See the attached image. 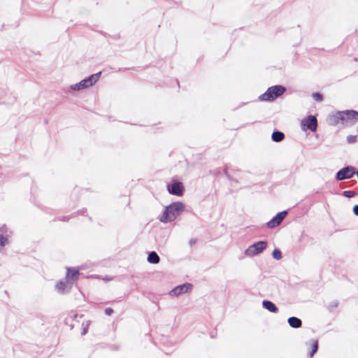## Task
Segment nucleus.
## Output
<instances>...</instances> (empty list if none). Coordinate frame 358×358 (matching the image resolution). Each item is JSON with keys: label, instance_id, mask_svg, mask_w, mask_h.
I'll return each instance as SVG.
<instances>
[{"label": "nucleus", "instance_id": "18", "mask_svg": "<svg viewBox=\"0 0 358 358\" xmlns=\"http://www.w3.org/2000/svg\"><path fill=\"white\" fill-rule=\"evenodd\" d=\"M319 348L318 341L317 340H311V350L309 352L310 357L312 358L317 352Z\"/></svg>", "mask_w": 358, "mask_h": 358}, {"label": "nucleus", "instance_id": "2", "mask_svg": "<svg viewBox=\"0 0 358 358\" xmlns=\"http://www.w3.org/2000/svg\"><path fill=\"white\" fill-rule=\"evenodd\" d=\"M286 87L283 85H273L269 87L264 93L259 96L258 101L272 102L278 97L281 96L286 92Z\"/></svg>", "mask_w": 358, "mask_h": 358}, {"label": "nucleus", "instance_id": "24", "mask_svg": "<svg viewBox=\"0 0 358 358\" xmlns=\"http://www.w3.org/2000/svg\"><path fill=\"white\" fill-rule=\"evenodd\" d=\"M90 322H91L90 320H88V321H87L86 324L85 326H84V324H83V330L81 332L82 336L87 334V333L88 332L89 326L90 324Z\"/></svg>", "mask_w": 358, "mask_h": 358}, {"label": "nucleus", "instance_id": "21", "mask_svg": "<svg viewBox=\"0 0 358 358\" xmlns=\"http://www.w3.org/2000/svg\"><path fill=\"white\" fill-rule=\"evenodd\" d=\"M8 243V237L3 234H0V247L4 248Z\"/></svg>", "mask_w": 358, "mask_h": 358}, {"label": "nucleus", "instance_id": "33", "mask_svg": "<svg viewBox=\"0 0 358 358\" xmlns=\"http://www.w3.org/2000/svg\"><path fill=\"white\" fill-rule=\"evenodd\" d=\"M352 212L355 215L358 216V204L354 206Z\"/></svg>", "mask_w": 358, "mask_h": 358}, {"label": "nucleus", "instance_id": "39", "mask_svg": "<svg viewBox=\"0 0 358 358\" xmlns=\"http://www.w3.org/2000/svg\"><path fill=\"white\" fill-rule=\"evenodd\" d=\"M357 131H358V127H357Z\"/></svg>", "mask_w": 358, "mask_h": 358}, {"label": "nucleus", "instance_id": "16", "mask_svg": "<svg viewBox=\"0 0 358 358\" xmlns=\"http://www.w3.org/2000/svg\"><path fill=\"white\" fill-rule=\"evenodd\" d=\"M285 138V134L281 131L275 129L271 134V139L273 142L280 143Z\"/></svg>", "mask_w": 358, "mask_h": 358}, {"label": "nucleus", "instance_id": "6", "mask_svg": "<svg viewBox=\"0 0 358 358\" xmlns=\"http://www.w3.org/2000/svg\"><path fill=\"white\" fill-rule=\"evenodd\" d=\"M341 115L343 117L342 124L343 125H352L355 124L358 120V111L350 109L341 111Z\"/></svg>", "mask_w": 358, "mask_h": 358}, {"label": "nucleus", "instance_id": "29", "mask_svg": "<svg viewBox=\"0 0 358 358\" xmlns=\"http://www.w3.org/2000/svg\"><path fill=\"white\" fill-rule=\"evenodd\" d=\"M104 312L106 315L110 316L114 313V310L112 308H106Z\"/></svg>", "mask_w": 358, "mask_h": 358}, {"label": "nucleus", "instance_id": "7", "mask_svg": "<svg viewBox=\"0 0 358 358\" xmlns=\"http://www.w3.org/2000/svg\"><path fill=\"white\" fill-rule=\"evenodd\" d=\"M301 127L303 131L310 130V131H315L317 127V120L313 115H309L302 119L301 122Z\"/></svg>", "mask_w": 358, "mask_h": 358}, {"label": "nucleus", "instance_id": "8", "mask_svg": "<svg viewBox=\"0 0 358 358\" xmlns=\"http://www.w3.org/2000/svg\"><path fill=\"white\" fill-rule=\"evenodd\" d=\"M193 289V285L190 282H185L173 287L170 292L169 295L171 296H178L181 294L187 293L192 291Z\"/></svg>", "mask_w": 358, "mask_h": 358}, {"label": "nucleus", "instance_id": "35", "mask_svg": "<svg viewBox=\"0 0 358 358\" xmlns=\"http://www.w3.org/2000/svg\"><path fill=\"white\" fill-rule=\"evenodd\" d=\"M222 171L224 172V176H226V175H227V174H228V173H228V171H227V169L226 168H224V169L222 170Z\"/></svg>", "mask_w": 358, "mask_h": 358}, {"label": "nucleus", "instance_id": "3", "mask_svg": "<svg viewBox=\"0 0 358 358\" xmlns=\"http://www.w3.org/2000/svg\"><path fill=\"white\" fill-rule=\"evenodd\" d=\"M266 241H259L250 245L245 250V255L248 257H255L262 253L267 248Z\"/></svg>", "mask_w": 358, "mask_h": 358}, {"label": "nucleus", "instance_id": "10", "mask_svg": "<svg viewBox=\"0 0 358 358\" xmlns=\"http://www.w3.org/2000/svg\"><path fill=\"white\" fill-rule=\"evenodd\" d=\"M101 71L96 73L91 74L85 78L80 80L84 89H87L90 87L93 86L100 78Z\"/></svg>", "mask_w": 358, "mask_h": 358}, {"label": "nucleus", "instance_id": "22", "mask_svg": "<svg viewBox=\"0 0 358 358\" xmlns=\"http://www.w3.org/2000/svg\"><path fill=\"white\" fill-rule=\"evenodd\" d=\"M70 90H74V91H80L81 90H84L83 87V85L81 83V82H78V83L76 84H74V85H71L70 87H69Z\"/></svg>", "mask_w": 358, "mask_h": 358}, {"label": "nucleus", "instance_id": "19", "mask_svg": "<svg viewBox=\"0 0 358 358\" xmlns=\"http://www.w3.org/2000/svg\"><path fill=\"white\" fill-rule=\"evenodd\" d=\"M272 257L276 260L281 259L282 258L281 250L279 248H275L272 252Z\"/></svg>", "mask_w": 358, "mask_h": 358}, {"label": "nucleus", "instance_id": "30", "mask_svg": "<svg viewBox=\"0 0 358 358\" xmlns=\"http://www.w3.org/2000/svg\"><path fill=\"white\" fill-rule=\"evenodd\" d=\"M338 305V302L337 301H333L330 303L329 306L331 308H337Z\"/></svg>", "mask_w": 358, "mask_h": 358}, {"label": "nucleus", "instance_id": "23", "mask_svg": "<svg viewBox=\"0 0 358 358\" xmlns=\"http://www.w3.org/2000/svg\"><path fill=\"white\" fill-rule=\"evenodd\" d=\"M357 193L354 191L345 190L342 192V195L347 198H352L355 196Z\"/></svg>", "mask_w": 358, "mask_h": 358}, {"label": "nucleus", "instance_id": "17", "mask_svg": "<svg viewBox=\"0 0 358 358\" xmlns=\"http://www.w3.org/2000/svg\"><path fill=\"white\" fill-rule=\"evenodd\" d=\"M147 261L150 264H156L160 262V257L155 251H151L148 253Z\"/></svg>", "mask_w": 358, "mask_h": 358}, {"label": "nucleus", "instance_id": "27", "mask_svg": "<svg viewBox=\"0 0 358 358\" xmlns=\"http://www.w3.org/2000/svg\"><path fill=\"white\" fill-rule=\"evenodd\" d=\"M71 217H73L72 216V214L71 215H65V216L59 217L56 220H59V221H62V222H68Z\"/></svg>", "mask_w": 358, "mask_h": 358}, {"label": "nucleus", "instance_id": "37", "mask_svg": "<svg viewBox=\"0 0 358 358\" xmlns=\"http://www.w3.org/2000/svg\"><path fill=\"white\" fill-rule=\"evenodd\" d=\"M247 103H241V104L240 106H238L236 109H238L241 107H242L243 106L245 105Z\"/></svg>", "mask_w": 358, "mask_h": 358}, {"label": "nucleus", "instance_id": "32", "mask_svg": "<svg viewBox=\"0 0 358 358\" xmlns=\"http://www.w3.org/2000/svg\"><path fill=\"white\" fill-rule=\"evenodd\" d=\"M226 178L231 182H238V180L234 179L229 173L226 175Z\"/></svg>", "mask_w": 358, "mask_h": 358}, {"label": "nucleus", "instance_id": "25", "mask_svg": "<svg viewBox=\"0 0 358 358\" xmlns=\"http://www.w3.org/2000/svg\"><path fill=\"white\" fill-rule=\"evenodd\" d=\"M87 208H83L80 210H78L77 212L72 213V216L75 217L77 215H87Z\"/></svg>", "mask_w": 358, "mask_h": 358}, {"label": "nucleus", "instance_id": "14", "mask_svg": "<svg viewBox=\"0 0 358 358\" xmlns=\"http://www.w3.org/2000/svg\"><path fill=\"white\" fill-rule=\"evenodd\" d=\"M262 307L270 313H278L279 309L278 306L271 301L264 299L262 301Z\"/></svg>", "mask_w": 358, "mask_h": 358}, {"label": "nucleus", "instance_id": "9", "mask_svg": "<svg viewBox=\"0 0 358 358\" xmlns=\"http://www.w3.org/2000/svg\"><path fill=\"white\" fill-rule=\"evenodd\" d=\"M287 214L288 211L287 210L278 212L275 216H273L268 222L266 223V226L269 229L277 227L281 224Z\"/></svg>", "mask_w": 358, "mask_h": 358}, {"label": "nucleus", "instance_id": "31", "mask_svg": "<svg viewBox=\"0 0 358 358\" xmlns=\"http://www.w3.org/2000/svg\"><path fill=\"white\" fill-rule=\"evenodd\" d=\"M221 173V169H217L214 171H210V173L212 175H215V176H217L218 174H220Z\"/></svg>", "mask_w": 358, "mask_h": 358}, {"label": "nucleus", "instance_id": "34", "mask_svg": "<svg viewBox=\"0 0 358 358\" xmlns=\"http://www.w3.org/2000/svg\"><path fill=\"white\" fill-rule=\"evenodd\" d=\"M196 239H193V238H192V239H190V240H189V245H190L191 246H192L194 244H195V243H196Z\"/></svg>", "mask_w": 358, "mask_h": 358}, {"label": "nucleus", "instance_id": "12", "mask_svg": "<svg viewBox=\"0 0 358 358\" xmlns=\"http://www.w3.org/2000/svg\"><path fill=\"white\" fill-rule=\"evenodd\" d=\"M342 120H343V117L341 115V111H336L335 113L330 114L327 118L328 124L331 126H336L338 123L342 124Z\"/></svg>", "mask_w": 358, "mask_h": 358}, {"label": "nucleus", "instance_id": "11", "mask_svg": "<svg viewBox=\"0 0 358 358\" xmlns=\"http://www.w3.org/2000/svg\"><path fill=\"white\" fill-rule=\"evenodd\" d=\"M73 282L69 280H60L55 285L56 290L60 294H65L70 291L72 287Z\"/></svg>", "mask_w": 358, "mask_h": 358}, {"label": "nucleus", "instance_id": "36", "mask_svg": "<svg viewBox=\"0 0 358 358\" xmlns=\"http://www.w3.org/2000/svg\"><path fill=\"white\" fill-rule=\"evenodd\" d=\"M111 280V278L108 277V276H106V278H104V280L106 281H109Z\"/></svg>", "mask_w": 358, "mask_h": 358}, {"label": "nucleus", "instance_id": "5", "mask_svg": "<svg viewBox=\"0 0 358 358\" xmlns=\"http://www.w3.org/2000/svg\"><path fill=\"white\" fill-rule=\"evenodd\" d=\"M356 171L357 170L355 167L351 165H347L337 171L335 176V179L337 181L350 179L355 175Z\"/></svg>", "mask_w": 358, "mask_h": 358}, {"label": "nucleus", "instance_id": "20", "mask_svg": "<svg viewBox=\"0 0 358 358\" xmlns=\"http://www.w3.org/2000/svg\"><path fill=\"white\" fill-rule=\"evenodd\" d=\"M312 97L317 102H322L324 100V96L322 93L316 92L312 94Z\"/></svg>", "mask_w": 358, "mask_h": 358}, {"label": "nucleus", "instance_id": "38", "mask_svg": "<svg viewBox=\"0 0 358 358\" xmlns=\"http://www.w3.org/2000/svg\"><path fill=\"white\" fill-rule=\"evenodd\" d=\"M88 219H89L90 221H91V222L92 221V217H90V216L88 217Z\"/></svg>", "mask_w": 358, "mask_h": 358}, {"label": "nucleus", "instance_id": "1", "mask_svg": "<svg viewBox=\"0 0 358 358\" xmlns=\"http://www.w3.org/2000/svg\"><path fill=\"white\" fill-rule=\"evenodd\" d=\"M185 209V205L182 201L172 202L164 208L159 221L166 224L174 221Z\"/></svg>", "mask_w": 358, "mask_h": 358}, {"label": "nucleus", "instance_id": "28", "mask_svg": "<svg viewBox=\"0 0 358 358\" xmlns=\"http://www.w3.org/2000/svg\"><path fill=\"white\" fill-rule=\"evenodd\" d=\"M8 230V229L6 224H2L0 227V232L1 233V234H6Z\"/></svg>", "mask_w": 358, "mask_h": 358}, {"label": "nucleus", "instance_id": "13", "mask_svg": "<svg viewBox=\"0 0 358 358\" xmlns=\"http://www.w3.org/2000/svg\"><path fill=\"white\" fill-rule=\"evenodd\" d=\"M80 275V271L76 267H67L66 268V278L69 280H71L73 281H75L78 280Z\"/></svg>", "mask_w": 358, "mask_h": 358}, {"label": "nucleus", "instance_id": "15", "mask_svg": "<svg viewBox=\"0 0 358 358\" xmlns=\"http://www.w3.org/2000/svg\"><path fill=\"white\" fill-rule=\"evenodd\" d=\"M287 323L293 329H298L302 326L301 320L295 316L289 317L287 320Z\"/></svg>", "mask_w": 358, "mask_h": 358}, {"label": "nucleus", "instance_id": "26", "mask_svg": "<svg viewBox=\"0 0 358 358\" xmlns=\"http://www.w3.org/2000/svg\"><path fill=\"white\" fill-rule=\"evenodd\" d=\"M357 141V136L353 135H350L347 136V142L349 144H352L356 143Z\"/></svg>", "mask_w": 358, "mask_h": 358}, {"label": "nucleus", "instance_id": "4", "mask_svg": "<svg viewBox=\"0 0 358 358\" xmlns=\"http://www.w3.org/2000/svg\"><path fill=\"white\" fill-rule=\"evenodd\" d=\"M166 189L170 194L177 196H182L185 192L182 182L176 179H172L170 182L166 184Z\"/></svg>", "mask_w": 358, "mask_h": 358}]
</instances>
